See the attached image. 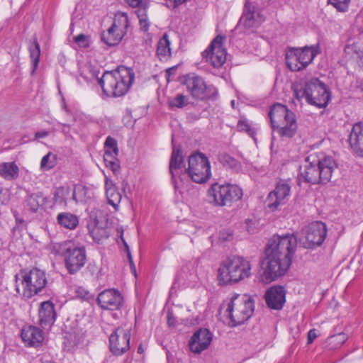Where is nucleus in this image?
Wrapping results in <instances>:
<instances>
[{
  "label": "nucleus",
  "mask_w": 363,
  "mask_h": 363,
  "mask_svg": "<svg viewBox=\"0 0 363 363\" xmlns=\"http://www.w3.org/2000/svg\"><path fill=\"white\" fill-rule=\"evenodd\" d=\"M306 248H313L320 246L327 235L326 225L320 221L313 222L304 229Z\"/></svg>",
  "instance_id": "17"
},
{
  "label": "nucleus",
  "mask_w": 363,
  "mask_h": 363,
  "mask_svg": "<svg viewBox=\"0 0 363 363\" xmlns=\"http://www.w3.org/2000/svg\"><path fill=\"white\" fill-rule=\"evenodd\" d=\"M167 323L169 326L174 325V318L168 315Z\"/></svg>",
  "instance_id": "52"
},
{
  "label": "nucleus",
  "mask_w": 363,
  "mask_h": 363,
  "mask_svg": "<svg viewBox=\"0 0 363 363\" xmlns=\"http://www.w3.org/2000/svg\"><path fill=\"white\" fill-rule=\"evenodd\" d=\"M46 201L47 198L40 191L30 194L27 199V204L33 212H36Z\"/></svg>",
  "instance_id": "31"
},
{
  "label": "nucleus",
  "mask_w": 363,
  "mask_h": 363,
  "mask_svg": "<svg viewBox=\"0 0 363 363\" xmlns=\"http://www.w3.org/2000/svg\"><path fill=\"white\" fill-rule=\"evenodd\" d=\"M254 301L247 294H235L227 305L225 315L228 318L231 327L244 323L254 312Z\"/></svg>",
  "instance_id": "6"
},
{
  "label": "nucleus",
  "mask_w": 363,
  "mask_h": 363,
  "mask_svg": "<svg viewBox=\"0 0 363 363\" xmlns=\"http://www.w3.org/2000/svg\"><path fill=\"white\" fill-rule=\"evenodd\" d=\"M125 245L126 248L128 250V246L126 244H125Z\"/></svg>",
  "instance_id": "59"
},
{
  "label": "nucleus",
  "mask_w": 363,
  "mask_h": 363,
  "mask_svg": "<svg viewBox=\"0 0 363 363\" xmlns=\"http://www.w3.org/2000/svg\"><path fill=\"white\" fill-rule=\"evenodd\" d=\"M52 252L64 257L65 267L70 274L79 271L86 261L85 247H75L70 242L53 244Z\"/></svg>",
  "instance_id": "8"
},
{
  "label": "nucleus",
  "mask_w": 363,
  "mask_h": 363,
  "mask_svg": "<svg viewBox=\"0 0 363 363\" xmlns=\"http://www.w3.org/2000/svg\"><path fill=\"white\" fill-rule=\"evenodd\" d=\"M290 191L291 186L286 181L278 182L275 189L267 196L266 201L267 207L272 211L277 210L279 206L286 203Z\"/></svg>",
  "instance_id": "19"
},
{
  "label": "nucleus",
  "mask_w": 363,
  "mask_h": 363,
  "mask_svg": "<svg viewBox=\"0 0 363 363\" xmlns=\"http://www.w3.org/2000/svg\"><path fill=\"white\" fill-rule=\"evenodd\" d=\"M49 135V132L47 130H41L35 133V139L43 138Z\"/></svg>",
  "instance_id": "50"
},
{
  "label": "nucleus",
  "mask_w": 363,
  "mask_h": 363,
  "mask_svg": "<svg viewBox=\"0 0 363 363\" xmlns=\"http://www.w3.org/2000/svg\"><path fill=\"white\" fill-rule=\"evenodd\" d=\"M189 104L187 96L182 94H179L168 101L169 106L173 109L174 108H182Z\"/></svg>",
  "instance_id": "38"
},
{
  "label": "nucleus",
  "mask_w": 363,
  "mask_h": 363,
  "mask_svg": "<svg viewBox=\"0 0 363 363\" xmlns=\"http://www.w3.org/2000/svg\"><path fill=\"white\" fill-rule=\"evenodd\" d=\"M270 123L274 132L281 138H292L297 130L295 114L286 106L275 104L269 112Z\"/></svg>",
  "instance_id": "5"
},
{
  "label": "nucleus",
  "mask_w": 363,
  "mask_h": 363,
  "mask_svg": "<svg viewBox=\"0 0 363 363\" xmlns=\"http://www.w3.org/2000/svg\"><path fill=\"white\" fill-rule=\"evenodd\" d=\"M184 84L194 99L199 101L215 100L218 96L216 88L213 85H207L204 79L198 75H187Z\"/></svg>",
  "instance_id": "13"
},
{
  "label": "nucleus",
  "mask_w": 363,
  "mask_h": 363,
  "mask_svg": "<svg viewBox=\"0 0 363 363\" xmlns=\"http://www.w3.org/2000/svg\"><path fill=\"white\" fill-rule=\"evenodd\" d=\"M104 152H111L114 154L118 153L117 141L113 138L111 136L106 138L104 143Z\"/></svg>",
  "instance_id": "39"
},
{
  "label": "nucleus",
  "mask_w": 363,
  "mask_h": 363,
  "mask_svg": "<svg viewBox=\"0 0 363 363\" xmlns=\"http://www.w3.org/2000/svg\"><path fill=\"white\" fill-rule=\"evenodd\" d=\"M169 169L175 188L179 186L177 177L181 182L190 177L193 182L202 184L206 182L211 176L210 162L204 154L198 152L189 156L186 168L182 148L176 147L174 144Z\"/></svg>",
  "instance_id": "1"
},
{
  "label": "nucleus",
  "mask_w": 363,
  "mask_h": 363,
  "mask_svg": "<svg viewBox=\"0 0 363 363\" xmlns=\"http://www.w3.org/2000/svg\"><path fill=\"white\" fill-rule=\"evenodd\" d=\"M337 164L333 157L311 154L300 167L298 179L309 184H326L332 177Z\"/></svg>",
  "instance_id": "2"
},
{
  "label": "nucleus",
  "mask_w": 363,
  "mask_h": 363,
  "mask_svg": "<svg viewBox=\"0 0 363 363\" xmlns=\"http://www.w3.org/2000/svg\"><path fill=\"white\" fill-rule=\"evenodd\" d=\"M149 6H143L137 8L135 13L139 19L140 30L144 32L148 30L150 27V22L147 18V11Z\"/></svg>",
  "instance_id": "35"
},
{
  "label": "nucleus",
  "mask_w": 363,
  "mask_h": 363,
  "mask_svg": "<svg viewBox=\"0 0 363 363\" xmlns=\"http://www.w3.org/2000/svg\"><path fill=\"white\" fill-rule=\"evenodd\" d=\"M231 235L230 234H228V236L226 235H224L223 233H220V239L223 240V241H225V240H228V238L230 237Z\"/></svg>",
  "instance_id": "53"
},
{
  "label": "nucleus",
  "mask_w": 363,
  "mask_h": 363,
  "mask_svg": "<svg viewBox=\"0 0 363 363\" xmlns=\"http://www.w3.org/2000/svg\"><path fill=\"white\" fill-rule=\"evenodd\" d=\"M106 166L110 167L114 172L118 171L120 168L118 159L115 160V161L109 162Z\"/></svg>",
  "instance_id": "48"
},
{
  "label": "nucleus",
  "mask_w": 363,
  "mask_h": 363,
  "mask_svg": "<svg viewBox=\"0 0 363 363\" xmlns=\"http://www.w3.org/2000/svg\"><path fill=\"white\" fill-rule=\"evenodd\" d=\"M302 96L309 104L318 108H325L331 97L326 85L318 78H313L305 84Z\"/></svg>",
  "instance_id": "10"
},
{
  "label": "nucleus",
  "mask_w": 363,
  "mask_h": 363,
  "mask_svg": "<svg viewBox=\"0 0 363 363\" xmlns=\"http://www.w3.org/2000/svg\"><path fill=\"white\" fill-rule=\"evenodd\" d=\"M57 221L60 226L69 230L75 229L79 224L77 216L69 212L59 213Z\"/></svg>",
  "instance_id": "27"
},
{
  "label": "nucleus",
  "mask_w": 363,
  "mask_h": 363,
  "mask_svg": "<svg viewBox=\"0 0 363 363\" xmlns=\"http://www.w3.org/2000/svg\"><path fill=\"white\" fill-rule=\"evenodd\" d=\"M350 2V0H328V3L340 12L347 11Z\"/></svg>",
  "instance_id": "40"
},
{
  "label": "nucleus",
  "mask_w": 363,
  "mask_h": 363,
  "mask_svg": "<svg viewBox=\"0 0 363 363\" xmlns=\"http://www.w3.org/2000/svg\"><path fill=\"white\" fill-rule=\"evenodd\" d=\"M213 338L212 333L206 328L197 330L191 336L189 346L190 350L196 354L206 350L210 345Z\"/></svg>",
  "instance_id": "21"
},
{
  "label": "nucleus",
  "mask_w": 363,
  "mask_h": 363,
  "mask_svg": "<svg viewBox=\"0 0 363 363\" xmlns=\"http://www.w3.org/2000/svg\"><path fill=\"white\" fill-rule=\"evenodd\" d=\"M291 264L290 259H284L274 255L266 254L261 262L263 270L261 279L264 282L270 283L282 277L289 270Z\"/></svg>",
  "instance_id": "11"
},
{
  "label": "nucleus",
  "mask_w": 363,
  "mask_h": 363,
  "mask_svg": "<svg viewBox=\"0 0 363 363\" xmlns=\"http://www.w3.org/2000/svg\"><path fill=\"white\" fill-rule=\"evenodd\" d=\"M225 39V36L217 35L202 53L206 61L215 68L220 67L225 62L227 53L223 45Z\"/></svg>",
  "instance_id": "16"
},
{
  "label": "nucleus",
  "mask_w": 363,
  "mask_h": 363,
  "mask_svg": "<svg viewBox=\"0 0 363 363\" xmlns=\"http://www.w3.org/2000/svg\"><path fill=\"white\" fill-rule=\"evenodd\" d=\"M348 141L353 155L363 158V122L353 125Z\"/></svg>",
  "instance_id": "23"
},
{
  "label": "nucleus",
  "mask_w": 363,
  "mask_h": 363,
  "mask_svg": "<svg viewBox=\"0 0 363 363\" xmlns=\"http://www.w3.org/2000/svg\"><path fill=\"white\" fill-rule=\"evenodd\" d=\"M128 257L130 265L134 267V263H133L131 255L129 251H128Z\"/></svg>",
  "instance_id": "54"
},
{
  "label": "nucleus",
  "mask_w": 363,
  "mask_h": 363,
  "mask_svg": "<svg viewBox=\"0 0 363 363\" xmlns=\"http://www.w3.org/2000/svg\"><path fill=\"white\" fill-rule=\"evenodd\" d=\"M263 21L264 18L260 13L259 9L255 3L251 2L250 0H246L243 13L239 20L237 28L245 29V32L248 30L253 32Z\"/></svg>",
  "instance_id": "15"
},
{
  "label": "nucleus",
  "mask_w": 363,
  "mask_h": 363,
  "mask_svg": "<svg viewBox=\"0 0 363 363\" xmlns=\"http://www.w3.org/2000/svg\"><path fill=\"white\" fill-rule=\"evenodd\" d=\"M55 305L50 301L42 302L38 311L39 323L43 328L52 325L56 318Z\"/></svg>",
  "instance_id": "25"
},
{
  "label": "nucleus",
  "mask_w": 363,
  "mask_h": 363,
  "mask_svg": "<svg viewBox=\"0 0 363 363\" xmlns=\"http://www.w3.org/2000/svg\"><path fill=\"white\" fill-rule=\"evenodd\" d=\"M21 337L28 347H38L44 340L43 330L33 325L24 326L21 330Z\"/></svg>",
  "instance_id": "24"
},
{
  "label": "nucleus",
  "mask_w": 363,
  "mask_h": 363,
  "mask_svg": "<svg viewBox=\"0 0 363 363\" xmlns=\"http://www.w3.org/2000/svg\"><path fill=\"white\" fill-rule=\"evenodd\" d=\"M130 332L118 328L109 337L110 352L116 357L125 353L130 349Z\"/></svg>",
  "instance_id": "18"
},
{
  "label": "nucleus",
  "mask_w": 363,
  "mask_h": 363,
  "mask_svg": "<svg viewBox=\"0 0 363 363\" xmlns=\"http://www.w3.org/2000/svg\"><path fill=\"white\" fill-rule=\"evenodd\" d=\"M176 69V67H172L167 69V74H171Z\"/></svg>",
  "instance_id": "55"
},
{
  "label": "nucleus",
  "mask_w": 363,
  "mask_h": 363,
  "mask_svg": "<svg viewBox=\"0 0 363 363\" xmlns=\"http://www.w3.org/2000/svg\"><path fill=\"white\" fill-rule=\"evenodd\" d=\"M242 190L237 185L230 184H211L207 191L208 201L214 206H231L242 197Z\"/></svg>",
  "instance_id": "9"
},
{
  "label": "nucleus",
  "mask_w": 363,
  "mask_h": 363,
  "mask_svg": "<svg viewBox=\"0 0 363 363\" xmlns=\"http://www.w3.org/2000/svg\"><path fill=\"white\" fill-rule=\"evenodd\" d=\"M237 128L239 131L246 132L250 135H252L255 133L254 130L250 128V125L248 124V123L245 121H239Z\"/></svg>",
  "instance_id": "42"
},
{
  "label": "nucleus",
  "mask_w": 363,
  "mask_h": 363,
  "mask_svg": "<svg viewBox=\"0 0 363 363\" xmlns=\"http://www.w3.org/2000/svg\"><path fill=\"white\" fill-rule=\"evenodd\" d=\"M360 89H361L362 91H363V84L361 85Z\"/></svg>",
  "instance_id": "58"
},
{
  "label": "nucleus",
  "mask_w": 363,
  "mask_h": 363,
  "mask_svg": "<svg viewBox=\"0 0 363 363\" xmlns=\"http://www.w3.org/2000/svg\"><path fill=\"white\" fill-rule=\"evenodd\" d=\"M74 41L79 46L80 48H88L89 46V37L84 34H79L75 37H74Z\"/></svg>",
  "instance_id": "41"
},
{
  "label": "nucleus",
  "mask_w": 363,
  "mask_h": 363,
  "mask_svg": "<svg viewBox=\"0 0 363 363\" xmlns=\"http://www.w3.org/2000/svg\"><path fill=\"white\" fill-rule=\"evenodd\" d=\"M134 79L132 69L120 66L115 70L105 72L98 83L106 96L119 97L128 92Z\"/></svg>",
  "instance_id": "3"
},
{
  "label": "nucleus",
  "mask_w": 363,
  "mask_h": 363,
  "mask_svg": "<svg viewBox=\"0 0 363 363\" xmlns=\"http://www.w3.org/2000/svg\"><path fill=\"white\" fill-rule=\"evenodd\" d=\"M157 55L161 60H167L171 55L170 41L167 33L163 35L157 43Z\"/></svg>",
  "instance_id": "29"
},
{
  "label": "nucleus",
  "mask_w": 363,
  "mask_h": 363,
  "mask_svg": "<svg viewBox=\"0 0 363 363\" xmlns=\"http://www.w3.org/2000/svg\"><path fill=\"white\" fill-rule=\"evenodd\" d=\"M21 284L23 287L22 292H20L19 286L16 285L17 293L24 300H28L33 296L38 294L45 287L47 279L45 273L38 268H33L30 270H21ZM18 275L15 276L16 283H18Z\"/></svg>",
  "instance_id": "7"
},
{
  "label": "nucleus",
  "mask_w": 363,
  "mask_h": 363,
  "mask_svg": "<svg viewBox=\"0 0 363 363\" xmlns=\"http://www.w3.org/2000/svg\"><path fill=\"white\" fill-rule=\"evenodd\" d=\"M167 2V6L172 8H177L179 6L182 5L187 0H166Z\"/></svg>",
  "instance_id": "47"
},
{
  "label": "nucleus",
  "mask_w": 363,
  "mask_h": 363,
  "mask_svg": "<svg viewBox=\"0 0 363 363\" xmlns=\"http://www.w3.org/2000/svg\"><path fill=\"white\" fill-rule=\"evenodd\" d=\"M302 92H303V89L302 90H294V94L296 95V97L298 99H300L301 98H303V96H302Z\"/></svg>",
  "instance_id": "51"
},
{
  "label": "nucleus",
  "mask_w": 363,
  "mask_h": 363,
  "mask_svg": "<svg viewBox=\"0 0 363 363\" xmlns=\"http://www.w3.org/2000/svg\"><path fill=\"white\" fill-rule=\"evenodd\" d=\"M123 36V34L116 30V28L111 26L107 31H104L101 33V39L107 45L114 46L121 41Z\"/></svg>",
  "instance_id": "26"
},
{
  "label": "nucleus",
  "mask_w": 363,
  "mask_h": 363,
  "mask_svg": "<svg viewBox=\"0 0 363 363\" xmlns=\"http://www.w3.org/2000/svg\"><path fill=\"white\" fill-rule=\"evenodd\" d=\"M264 299L270 309L281 310L286 302V291L281 286H272L266 291Z\"/></svg>",
  "instance_id": "22"
},
{
  "label": "nucleus",
  "mask_w": 363,
  "mask_h": 363,
  "mask_svg": "<svg viewBox=\"0 0 363 363\" xmlns=\"http://www.w3.org/2000/svg\"><path fill=\"white\" fill-rule=\"evenodd\" d=\"M125 1L132 8L149 6L147 0H125Z\"/></svg>",
  "instance_id": "43"
},
{
  "label": "nucleus",
  "mask_w": 363,
  "mask_h": 363,
  "mask_svg": "<svg viewBox=\"0 0 363 363\" xmlns=\"http://www.w3.org/2000/svg\"><path fill=\"white\" fill-rule=\"evenodd\" d=\"M63 192H64L63 188H59L56 190V191L54 194V197H53L55 203L62 204L63 203H65V199L64 198Z\"/></svg>",
  "instance_id": "44"
},
{
  "label": "nucleus",
  "mask_w": 363,
  "mask_h": 363,
  "mask_svg": "<svg viewBox=\"0 0 363 363\" xmlns=\"http://www.w3.org/2000/svg\"><path fill=\"white\" fill-rule=\"evenodd\" d=\"M348 338V336L345 333H339L337 334L331 335L328 338V343L330 345V348L334 350L340 347Z\"/></svg>",
  "instance_id": "37"
},
{
  "label": "nucleus",
  "mask_w": 363,
  "mask_h": 363,
  "mask_svg": "<svg viewBox=\"0 0 363 363\" xmlns=\"http://www.w3.org/2000/svg\"><path fill=\"white\" fill-rule=\"evenodd\" d=\"M57 163V155L49 152L43 157L40 162V169L43 171H50L53 169Z\"/></svg>",
  "instance_id": "33"
},
{
  "label": "nucleus",
  "mask_w": 363,
  "mask_h": 363,
  "mask_svg": "<svg viewBox=\"0 0 363 363\" xmlns=\"http://www.w3.org/2000/svg\"><path fill=\"white\" fill-rule=\"evenodd\" d=\"M251 275V264L245 258L233 256L223 260L218 269L217 279L220 286L234 284Z\"/></svg>",
  "instance_id": "4"
},
{
  "label": "nucleus",
  "mask_w": 363,
  "mask_h": 363,
  "mask_svg": "<svg viewBox=\"0 0 363 363\" xmlns=\"http://www.w3.org/2000/svg\"><path fill=\"white\" fill-rule=\"evenodd\" d=\"M219 162L225 168L238 171L241 169L240 162L230 156L229 154L223 152L218 155Z\"/></svg>",
  "instance_id": "32"
},
{
  "label": "nucleus",
  "mask_w": 363,
  "mask_h": 363,
  "mask_svg": "<svg viewBox=\"0 0 363 363\" xmlns=\"http://www.w3.org/2000/svg\"><path fill=\"white\" fill-rule=\"evenodd\" d=\"M106 194L108 199V202L113 206H116L121 201V195L116 189L115 186L108 187V181H106Z\"/></svg>",
  "instance_id": "34"
},
{
  "label": "nucleus",
  "mask_w": 363,
  "mask_h": 363,
  "mask_svg": "<svg viewBox=\"0 0 363 363\" xmlns=\"http://www.w3.org/2000/svg\"><path fill=\"white\" fill-rule=\"evenodd\" d=\"M296 246L297 239L294 235L286 234L282 236L275 235L268 242L266 254L290 259L292 261Z\"/></svg>",
  "instance_id": "12"
},
{
  "label": "nucleus",
  "mask_w": 363,
  "mask_h": 363,
  "mask_svg": "<svg viewBox=\"0 0 363 363\" xmlns=\"http://www.w3.org/2000/svg\"><path fill=\"white\" fill-rule=\"evenodd\" d=\"M129 26L128 17L126 13L118 12L115 15L112 26L116 28V30L125 35Z\"/></svg>",
  "instance_id": "30"
},
{
  "label": "nucleus",
  "mask_w": 363,
  "mask_h": 363,
  "mask_svg": "<svg viewBox=\"0 0 363 363\" xmlns=\"http://www.w3.org/2000/svg\"><path fill=\"white\" fill-rule=\"evenodd\" d=\"M114 186L111 182H108V187Z\"/></svg>",
  "instance_id": "57"
},
{
  "label": "nucleus",
  "mask_w": 363,
  "mask_h": 363,
  "mask_svg": "<svg viewBox=\"0 0 363 363\" xmlns=\"http://www.w3.org/2000/svg\"><path fill=\"white\" fill-rule=\"evenodd\" d=\"M77 296L82 298L84 300H89L93 298L92 295L85 289L82 287H78L76 290Z\"/></svg>",
  "instance_id": "45"
},
{
  "label": "nucleus",
  "mask_w": 363,
  "mask_h": 363,
  "mask_svg": "<svg viewBox=\"0 0 363 363\" xmlns=\"http://www.w3.org/2000/svg\"><path fill=\"white\" fill-rule=\"evenodd\" d=\"M19 169L15 162H3L0 164V176L11 180L18 177Z\"/></svg>",
  "instance_id": "28"
},
{
  "label": "nucleus",
  "mask_w": 363,
  "mask_h": 363,
  "mask_svg": "<svg viewBox=\"0 0 363 363\" xmlns=\"http://www.w3.org/2000/svg\"><path fill=\"white\" fill-rule=\"evenodd\" d=\"M96 301L104 310H119L123 304V297L119 291L111 289L99 293Z\"/></svg>",
  "instance_id": "20"
},
{
  "label": "nucleus",
  "mask_w": 363,
  "mask_h": 363,
  "mask_svg": "<svg viewBox=\"0 0 363 363\" xmlns=\"http://www.w3.org/2000/svg\"><path fill=\"white\" fill-rule=\"evenodd\" d=\"M315 55L313 47L289 48L286 52V63L292 72L301 71L313 61Z\"/></svg>",
  "instance_id": "14"
},
{
  "label": "nucleus",
  "mask_w": 363,
  "mask_h": 363,
  "mask_svg": "<svg viewBox=\"0 0 363 363\" xmlns=\"http://www.w3.org/2000/svg\"><path fill=\"white\" fill-rule=\"evenodd\" d=\"M316 331L315 329H311L308 333V344H311L316 338Z\"/></svg>",
  "instance_id": "49"
},
{
  "label": "nucleus",
  "mask_w": 363,
  "mask_h": 363,
  "mask_svg": "<svg viewBox=\"0 0 363 363\" xmlns=\"http://www.w3.org/2000/svg\"><path fill=\"white\" fill-rule=\"evenodd\" d=\"M118 155V153H113L111 152H105L104 155V160L105 162L106 165L108 164L109 162L115 161V160L117 159V157Z\"/></svg>",
  "instance_id": "46"
},
{
  "label": "nucleus",
  "mask_w": 363,
  "mask_h": 363,
  "mask_svg": "<svg viewBox=\"0 0 363 363\" xmlns=\"http://www.w3.org/2000/svg\"><path fill=\"white\" fill-rule=\"evenodd\" d=\"M138 352L140 354H142L143 352V348L142 345H139V347L138 348Z\"/></svg>",
  "instance_id": "56"
},
{
  "label": "nucleus",
  "mask_w": 363,
  "mask_h": 363,
  "mask_svg": "<svg viewBox=\"0 0 363 363\" xmlns=\"http://www.w3.org/2000/svg\"><path fill=\"white\" fill-rule=\"evenodd\" d=\"M30 57L33 62V72H34L37 69L39 63V58L40 55V45L35 38L32 45L29 47Z\"/></svg>",
  "instance_id": "36"
}]
</instances>
